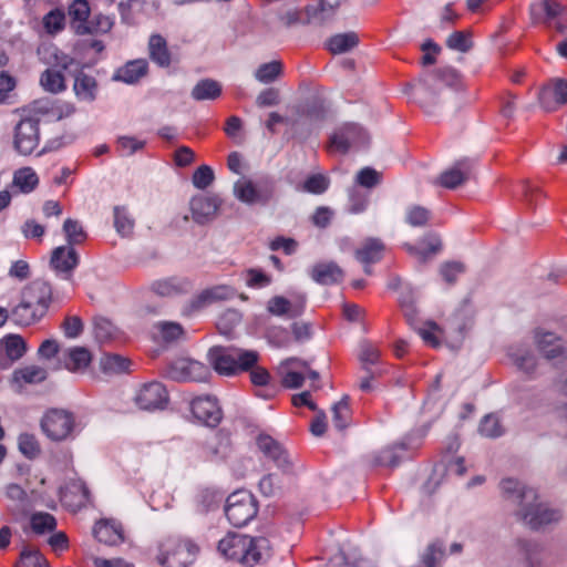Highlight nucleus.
<instances>
[{
	"mask_svg": "<svg viewBox=\"0 0 567 567\" xmlns=\"http://www.w3.org/2000/svg\"><path fill=\"white\" fill-rule=\"evenodd\" d=\"M165 374L177 382H206L210 377L209 367L188 358H179L171 361Z\"/></svg>",
	"mask_w": 567,
	"mask_h": 567,
	"instance_id": "7",
	"label": "nucleus"
},
{
	"mask_svg": "<svg viewBox=\"0 0 567 567\" xmlns=\"http://www.w3.org/2000/svg\"><path fill=\"white\" fill-rule=\"evenodd\" d=\"M282 71V64L279 61H271L269 63L261 64L256 73V79L261 83H271L274 82Z\"/></svg>",
	"mask_w": 567,
	"mask_h": 567,
	"instance_id": "59",
	"label": "nucleus"
},
{
	"mask_svg": "<svg viewBox=\"0 0 567 567\" xmlns=\"http://www.w3.org/2000/svg\"><path fill=\"white\" fill-rule=\"evenodd\" d=\"M198 547L188 540H178L172 549L162 553L157 560L163 567H187L193 563Z\"/></svg>",
	"mask_w": 567,
	"mask_h": 567,
	"instance_id": "11",
	"label": "nucleus"
},
{
	"mask_svg": "<svg viewBox=\"0 0 567 567\" xmlns=\"http://www.w3.org/2000/svg\"><path fill=\"white\" fill-rule=\"evenodd\" d=\"M27 352V343L19 334H8L0 341V368L8 369Z\"/></svg>",
	"mask_w": 567,
	"mask_h": 567,
	"instance_id": "23",
	"label": "nucleus"
},
{
	"mask_svg": "<svg viewBox=\"0 0 567 567\" xmlns=\"http://www.w3.org/2000/svg\"><path fill=\"white\" fill-rule=\"evenodd\" d=\"M48 377L45 369L38 365H28L17 369L12 374V381L22 386L24 384H37L44 381Z\"/></svg>",
	"mask_w": 567,
	"mask_h": 567,
	"instance_id": "40",
	"label": "nucleus"
},
{
	"mask_svg": "<svg viewBox=\"0 0 567 567\" xmlns=\"http://www.w3.org/2000/svg\"><path fill=\"white\" fill-rule=\"evenodd\" d=\"M92 361V354L84 347L70 348L63 354V365L71 372L84 371Z\"/></svg>",
	"mask_w": 567,
	"mask_h": 567,
	"instance_id": "32",
	"label": "nucleus"
},
{
	"mask_svg": "<svg viewBox=\"0 0 567 567\" xmlns=\"http://www.w3.org/2000/svg\"><path fill=\"white\" fill-rule=\"evenodd\" d=\"M190 411L194 417L210 427H216L223 419L217 399L208 394L194 398L190 401Z\"/></svg>",
	"mask_w": 567,
	"mask_h": 567,
	"instance_id": "9",
	"label": "nucleus"
},
{
	"mask_svg": "<svg viewBox=\"0 0 567 567\" xmlns=\"http://www.w3.org/2000/svg\"><path fill=\"white\" fill-rule=\"evenodd\" d=\"M114 21L111 17L99 13L91 17L87 23L73 24V30L78 35L104 34L111 31Z\"/></svg>",
	"mask_w": 567,
	"mask_h": 567,
	"instance_id": "31",
	"label": "nucleus"
},
{
	"mask_svg": "<svg viewBox=\"0 0 567 567\" xmlns=\"http://www.w3.org/2000/svg\"><path fill=\"white\" fill-rule=\"evenodd\" d=\"M473 168V159L467 157L458 159L451 168L441 173L436 184L447 189H455L471 178Z\"/></svg>",
	"mask_w": 567,
	"mask_h": 567,
	"instance_id": "15",
	"label": "nucleus"
},
{
	"mask_svg": "<svg viewBox=\"0 0 567 567\" xmlns=\"http://www.w3.org/2000/svg\"><path fill=\"white\" fill-rule=\"evenodd\" d=\"M9 315L16 324L22 327L31 326L45 316L44 308L42 306L34 307L27 302L24 297H21L20 303L17 305Z\"/></svg>",
	"mask_w": 567,
	"mask_h": 567,
	"instance_id": "27",
	"label": "nucleus"
},
{
	"mask_svg": "<svg viewBox=\"0 0 567 567\" xmlns=\"http://www.w3.org/2000/svg\"><path fill=\"white\" fill-rule=\"evenodd\" d=\"M19 451L30 460L35 458L41 453V449L37 437L33 434L29 433L20 434Z\"/></svg>",
	"mask_w": 567,
	"mask_h": 567,
	"instance_id": "62",
	"label": "nucleus"
},
{
	"mask_svg": "<svg viewBox=\"0 0 567 567\" xmlns=\"http://www.w3.org/2000/svg\"><path fill=\"white\" fill-rule=\"evenodd\" d=\"M251 544L247 553V565L254 566L270 557V542L266 537H250Z\"/></svg>",
	"mask_w": 567,
	"mask_h": 567,
	"instance_id": "41",
	"label": "nucleus"
},
{
	"mask_svg": "<svg viewBox=\"0 0 567 567\" xmlns=\"http://www.w3.org/2000/svg\"><path fill=\"white\" fill-rule=\"evenodd\" d=\"M499 486L504 499L517 506L515 511L517 519L532 530H539L560 520V512L540 502L536 489L514 478L503 480Z\"/></svg>",
	"mask_w": 567,
	"mask_h": 567,
	"instance_id": "1",
	"label": "nucleus"
},
{
	"mask_svg": "<svg viewBox=\"0 0 567 567\" xmlns=\"http://www.w3.org/2000/svg\"><path fill=\"white\" fill-rule=\"evenodd\" d=\"M515 567H544V547L526 538L516 540Z\"/></svg>",
	"mask_w": 567,
	"mask_h": 567,
	"instance_id": "13",
	"label": "nucleus"
},
{
	"mask_svg": "<svg viewBox=\"0 0 567 567\" xmlns=\"http://www.w3.org/2000/svg\"><path fill=\"white\" fill-rule=\"evenodd\" d=\"M73 90L80 100L92 102L96 97L97 82L93 76L79 70L75 73Z\"/></svg>",
	"mask_w": 567,
	"mask_h": 567,
	"instance_id": "39",
	"label": "nucleus"
},
{
	"mask_svg": "<svg viewBox=\"0 0 567 567\" xmlns=\"http://www.w3.org/2000/svg\"><path fill=\"white\" fill-rule=\"evenodd\" d=\"M446 47L458 52H468L473 42L468 31H455L446 39Z\"/></svg>",
	"mask_w": 567,
	"mask_h": 567,
	"instance_id": "57",
	"label": "nucleus"
},
{
	"mask_svg": "<svg viewBox=\"0 0 567 567\" xmlns=\"http://www.w3.org/2000/svg\"><path fill=\"white\" fill-rule=\"evenodd\" d=\"M207 359L218 374L235 375L257 364L259 353L254 350L215 346L208 350Z\"/></svg>",
	"mask_w": 567,
	"mask_h": 567,
	"instance_id": "2",
	"label": "nucleus"
},
{
	"mask_svg": "<svg viewBox=\"0 0 567 567\" xmlns=\"http://www.w3.org/2000/svg\"><path fill=\"white\" fill-rule=\"evenodd\" d=\"M30 525L35 534L43 535L56 528V519L50 513L38 512L30 517Z\"/></svg>",
	"mask_w": 567,
	"mask_h": 567,
	"instance_id": "50",
	"label": "nucleus"
},
{
	"mask_svg": "<svg viewBox=\"0 0 567 567\" xmlns=\"http://www.w3.org/2000/svg\"><path fill=\"white\" fill-rule=\"evenodd\" d=\"M306 307V296L298 295L292 300L282 296H275L267 303V311L274 316L297 318L301 316Z\"/></svg>",
	"mask_w": 567,
	"mask_h": 567,
	"instance_id": "19",
	"label": "nucleus"
},
{
	"mask_svg": "<svg viewBox=\"0 0 567 567\" xmlns=\"http://www.w3.org/2000/svg\"><path fill=\"white\" fill-rule=\"evenodd\" d=\"M148 70L146 60L138 59L127 62L124 66L120 68L114 74V79L128 84L136 83L143 78Z\"/></svg>",
	"mask_w": 567,
	"mask_h": 567,
	"instance_id": "36",
	"label": "nucleus"
},
{
	"mask_svg": "<svg viewBox=\"0 0 567 567\" xmlns=\"http://www.w3.org/2000/svg\"><path fill=\"white\" fill-rule=\"evenodd\" d=\"M72 19L71 27L78 23H87L90 19V6L86 0H75L69 9Z\"/></svg>",
	"mask_w": 567,
	"mask_h": 567,
	"instance_id": "64",
	"label": "nucleus"
},
{
	"mask_svg": "<svg viewBox=\"0 0 567 567\" xmlns=\"http://www.w3.org/2000/svg\"><path fill=\"white\" fill-rule=\"evenodd\" d=\"M431 210L427 208L413 205L406 209L405 220L412 227H424L431 219Z\"/></svg>",
	"mask_w": 567,
	"mask_h": 567,
	"instance_id": "55",
	"label": "nucleus"
},
{
	"mask_svg": "<svg viewBox=\"0 0 567 567\" xmlns=\"http://www.w3.org/2000/svg\"><path fill=\"white\" fill-rule=\"evenodd\" d=\"M432 76V81L443 83L446 86L455 87L461 82L458 72L451 66L439 68L432 72H429Z\"/></svg>",
	"mask_w": 567,
	"mask_h": 567,
	"instance_id": "56",
	"label": "nucleus"
},
{
	"mask_svg": "<svg viewBox=\"0 0 567 567\" xmlns=\"http://www.w3.org/2000/svg\"><path fill=\"white\" fill-rule=\"evenodd\" d=\"M41 429L54 442L73 439L76 431L75 416L63 409H51L41 419Z\"/></svg>",
	"mask_w": 567,
	"mask_h": 567,
	"instance_id": "4",
	"label": "nucleus"
},
{
	"mask_svg": "<svg viewBox=\"0 0 567 567\" xmlns=\"http://www.w3.org/2000/svg\"><path fill=\"white\" fill-rule=\"evenodd\" d=\"M221 199L217 195H197L190 200V212L193 220L198 225H206L213 221L219 207Z\"/></svg>",
	"mask_w": 567,
	"mask_h": 567,
	"instance_id": "14",
	"label": "nucleus"
},
{
	"mask_svg": "<svg viewBox=\"0 0 567 567\" xmlns=\"http://www.w3.org/2000/svg\"><path fill=\"white\" fill-rule=\"evenodd\" d=\"M398 449L405 450V445L404 444L393 445V446H388V447L381 450L375 455H373L372 465L373 466H389V467L398 466L401 462V457L396 452Z\"/></svg>",
	"mask_w": 567,
	"mask_h": 567,
	"instance_id": "48",
	"label": "nucleus"
},
{
	"mask_svg": "<svg viewBox=\"0 0 567 567\" xmlns=\"http://www.w3.org/2000/svg\"><path fill=\"white\" fill-rule=\"evenodd\" d=\"M94 537L110 546L120 545L124 542V530L121 523L114 519H104L95 524L93 528Z\"/></svg>",
	"mask_w": 567,
	"mask_h": 567,
	"instance_id": "26",
	"label": "nucleus"
},
{
	"mask_svg": "<svg viewBox=\"0 0 567 567\" xmlns=\"http://www.w3.org/2000/svg\"><path fill=\"white\" fill-rule=\"evenodd\" d=\"M244 276L246 285L254 289L265 288L272 281L271 276L258 268H249L245 270Z\"/></svg>",
	"mask_w": 567,
	"mask_h": 567,
	"instance_id": "60",
	"label": "nucleus"
},
{
	"mask_svg": "<svg viewBox=\"0 0 567 567\" xmlns=\"http://www.w3.org/2000/svg\"><path fill=\"white\" fill-rule=\"evenodd\" d=\"M234 195L237 199L247 205L266 206L274 198L275 182L268 177L256 182L241 178L234 184Z\"/></svg>",
	"mask_w": 567,
	"mask_h": 567,
	"instance_id": "3",
	"label": "nucleus"
},
{
	"mask_svg": "<svg viewBox=\"0 0 567 567\" xmlns=\"http://www.w3.org/2000/svg\"><path fill=\"white\" fill-rule=\"evenodd\" d=\"M40 143V120L38 117H23L13 128V148L20 155L32 154Z\"/></svg>",
	"mask_w": 567,
	"mask_h": 567,
	"instance_id": "8",
	"label": "nucleus"
},
{
	"mask_svg": "<svg viewBox=\"0 0 567 567\" xmlns=\"http://www.w3.org/2000/svg\"><path fill=\"white\" fill-rule=\"evenodd\" d=\"M539 8L544 13L543 16L536 11L534 6L530 9V13L535 21L542 22L545 27L555 19L563 18L567 12V8L558 0H542Z\"/></svg>",
	"mask_w": 567,
	"mask_h": 567,
	"instance_id": "34",
	"label": "nucleus"
},
{
	"mask_svg": "<svg viewBox=\"0 0 567 567\" xmlns=\"http://www.w3.org/2000/svg\"><path fill=\"white\" fill-rule=\"evenodd\" d=\"M421 245L423 247H416L410 244H405L404 248L406 251L416 257L421 262H425L433 255L437 254L442 249V241L437 234H427L423 237Z\"/></svg>",
	"mask_w": 567,
	"mask_h": 567,
	"instance_id": "30",
	"label": "nucleus"
},
{
	"mask_svg": "<svg viewBox=\"0 0 567 567\" xmlns=\"http://www.w3.org/2000/svg\"><path fill=\"white\" fill-rule=\"evenodd\" d=\"M193 284L188 278L169 277L155 280L151 285V290L161 297H173L190 292Z\"/></svg>",
	"mask_w": 567,
	"mask_h": 567,
	"instance_id": "24",
	"label": "nucleus"
},
{
	"mask_svg": "<svg viewBox=\"0 0 567 567\" xmlns=\"http://www.w3.org/2000/svg\"><path fill=\"white\" fill-rule=\"evenodd\" d=\"M538 100L542 107L547 112H553L557 107L567 104V81L564 79L550 81L540 89Z\"/></svg>",
	"mask_w": 567,
	"mask_h": 567,
	"instance_id": "16",
	"label": "nucleus"
},
{
	"mask_svg": "<svg viewBox=\"0 0 567 567\" xmlns=\"http://www.w3.org/2000/svg\"><path fill=\"white\" fill-rule=\"evenodd\" d=\"M231 296L233 290L227 286H215L207 288L189 300L184 309V312L186 315H192L193 312L199 311L213 302L229 299Z\"/></svg>",
	"mask_w": 567,
	"mask_h": 567,
	"instance_id": "20",
	"label": "nucleus"
},
{
	"mask_svg": "<svg viewBox=\"0 0 567 567\" xmlns=\"http://www.w3.org/2000/svg\"><path fill=\"white\" fill-rule=\"evenodd\" d=\"M39 184V177L31 167H22L14 172L12 186L17 187L21 193L28 194L33 192Z\"/></svg>",
	"mask_w": 567,
	"mask_h": 567,
	"instance_id": "44",
	"label": "nucleus"
},
{
	"mask_svg": "<svg viewBox=\"0 0 567 567\" xmlns=\"http://www.w3.org/2000/svg\"><path fill=\"white\" fill-rule=\"evenodd\" d=\"M258 513L257 501L246 491H237L227 497L225 514L235 527L247 525Z\"/></svg>",
	"mask_w": 567,
	"mask_h": 567,
	"instance_id": "5",
	"label": "nucleus"
},
{
	"mask_svg": "<svg viewBox=\"0 0 567 567\" xmlns=\"http://www.w3.org/2000/svg\"><path fill=\"white\" fill-rule=\"evenodd\" d=\"M16 567H50V564L38 548L24 546Z\"/></svg>",
	"mask_w": 567,
	"mask_h": 567,
	"instance_id": "47",
	"label": "nucleus"
},
{
	"mask_svg": "<svg viewBox=\"0 0 567 567\" xmlns=\"http://www.w3.org/2000/svg\"><path fill=\"white\" fill-rule=\"evenodd\" d=\"M42 22L49 34H56L65 27V13L61 9H53L43 17Z\"/></svg>",
	"mask_w": 567,
	"mask_h": 567,
	"instance_id": "53",
	"label": "nucleus"
},
{
	"mask_svg": "<svg viewBox=\"0 0 567 567\" xmlns=\"http://www.w3.org/2000/svg\"><path fill=\"white\" fill-rule=\"evenodd\" d=\"M80 262L79 254L74 247L60 246L53 249L50 264L52 268L63 275V278L70 279L73 270Z\"/></svg>",
	"mask_w": 567,
	"mask_h": 567,
	"instance_id": "21",
	"label": "nucleus"
},
{
	"mask_svg": "<svg viewBox=\"0 0 567 567\" xmlns=\"http://www.w3.org/2000/svg\"><path fill=\"white\" fill-rule=\"evenodd\" d=\"M251 544L250 537L239 534H229L218 543V551L227 559L247 565V553Z\"/></svg>",
	"mask_w": 567,
	"mask_h": 567,
	"instance_id": "17",
	"label": "nucleus"
},
{
	"mask_svg": "<svg viewBox=\"0 0 567 567\" xmlns=\"http://www.w3.org/2000/svg\"><path fill=\"white\" fill-rule=\"evenodd\" d=\"M150 59L161 68H168L172 63L167 41L161 34H152L148 40Z\"/></svg>",
	"mask_w": 567,
	"mask_h": 567,
	"instance_id": "33",
	"label": "nucleus"
},
{
	"mask_svg": "<svg viewBox=\"0 0 567 567\" xmlns=\"http://www.w3.org/2000/svg\"><path fill=\"white\" fill-rule=\"evenodd\" d=\"M41 86L50 93H60L66 89L64 75L60 70L47 69L40 76Z\"/></svg>",
	"mask_w": 567,
	"mask_h": 567,
	"instance_id": "45",
	"label": "nucleus"
},
{
	"mask_svg": "<svg viewBox=\"0 0 567 567\" xmlns=\"http://www.w3.org/2000/svg\"><path fill=\"white\" fill-rule=\"evenodd\" d=\"M114 227L121 236H130L133 233L134 220L128 216L123 206L114 207Z\"/></svg>",
	"mask_w": 567,
	"mask_h": 567,
	"instance_id": "54",
	"label": "nucleus"
},
{
	"mask_svg": "<svg viewBox=\"0 0 567 567\" xmlns=\"http://www.w3.org/2000/svg\"><path fill=\"white\" fill-rule=\"evenodd\" d=\"M359 358L362 363V370L365 373H370L371 378H374V372L372 371V367L379 364L380 351L371 344H365L362 347Z\"/></svg>",
	"mask_w": 567,
	"mask_h": 567,
	"instance_id": "61",
	"label": "nucleus"
},
{
	"mask_svg": "<svg viewBox=\"0 0 567 567\" xmlns=\"http://www.w3.org/2000/svg\"><path fill=\"white\" fill-rule=\"evenodd\" d=\"M134 400L142 410L163 409L168 401V393L164 384L154 381L142 385Z\"/></svg>",
	"mask_w": 567,
	"mask_h": 567,
	"instance_id": "12",
	"label": "nucleus"
},
{
	"mask_svg": "<svg viewBox=\"0 0 567 567\" xmlns=\"http://www.w3.org/2000/svg\"><path fill=\"white\" fill-rule=\"evenodd\" d=\"M131 360L116 353L105 354L101 368L105 373H123L128 371Z\"/></svg>",
	"mask_w": 567,
	"mask_h": 567,
	"instance_id": "51",
	"label": "nucleus"
},
{
	"mask_svg": "<svg viewBox=\"0 0 567 567\" xmlns=\"http://www.w3.org/2000/svg\"><path fill=\"white\" fill-rule=\"evenodd\" d=\"M330 185V179L323 174H313L303 182V190L310 194H323Z\"/></svg>",
	"mask_w": 567,
	"mask_h": 567,
	"instance_id": "63",
	"label": "nucleus"
},
{
	"mask_svg": "<svg viewBox=\"0 0 567 567\" xmlns=\"http://www.w3.org/2000/svg\"><path fill=\"white\" fill-rule=\"evenodd\" d=\"M514 364L525 373H533L536 369V359L529 350H516L509 353Z\"/></svg>",
	"mask_w": 567,
	"mask_h": 567,
	"instance_id": "58",
	"label": "nucleus"
},
{
	"mask_svg": "<svg viewBox=\"0 0 567 567\" xmlns=\"http://www.w3.org/2000/svg\"><path fill=\"white\" fill-rule=\"evenodd\" d=\"M444 556V543L440 539H436L427 545L426 549L421 556V561L424 567H439Z\"/></svg>",
	"mask_w": 567,
	"mask_h": 567,
	"instance_id": "49",
	"label": "nucleus"
},
{
	"mask_svg": "<svg viewBox=\"0 0 567 567\" xmlns=\"http://www.w3.org/2000/svg\"><path fill=\"white\" fill-rule=\"evenodd\" d=\"M431 76L427 71L423 72L415 83L409 84L413 100L426 113H432L439 99V90L435 87Z\"/></svg>",
	"mask_w": 567,
	"mask_h": 567,
	"instance_id": "10",
	"label": "nucleus"
},
{
	"mask_svg": "<svg viewBox=\"0 0 567 567\" xmlns=\"http://www.w3.org/2000/svg\"><path fill=\"white\" fill-rule=\"evenodd\" d=\"M257 446L262 454L271 460L276 466L282 471H288L291 463L288 457L287 451L282 445L268 434H260L257 437Z\"/></svg>",
	"mask_w": 567,
	"mask_h": 567,
	"instance_id": "22",
	"label": "nucleus"
},
{
	"mask_svg": "<svg viewBox=\"0 0 567 567\" xmlns=\"http://www.w3.org/2000/svg\"><path fill=\"white\" fill-rule=\"evenodd\" d=\"M370 143L368 132L355 123H347L339 127L329 140V150L347 154L350 148L365 147Z\"/></svg>",
	"mask_w": 567,
	"mask_h": 567,
	"instance_id": "6",
	"label": "nucleus"
},
{
	"mask_svg": "<svg viewBox=\"0 0 567 567\" xmlns=\"http://www.w3.org/2000/svg\"><path fill=\"white\" fill-rule=\"evenodd\" d=\"M22 297L34 307L42 306L45 315L52 301V288L48 281L38 279L23 289Z\"/></svg>",
	"mask_w": 567,
	"mask_h": 567,
	"instance_id": "25",
	"label": "nucleus"
},
{
	"mask_svg": "<svg viewBox=\"0 0 567 567\" xmlns=\"http://www.w3.org/2000/svg\"><path fill=\"white\" fill-rule=\"evenodd\" d=\"M223 92L221 84L214 79L199 80L192 89L190 96L195 101H214L217 100Z\"/></svg>",
	"mask_w": 567,
	"mask_h": 567,
	"instance_id": "38",
	"label": "nucleus"
},
{
	"mask_svg": "<svg viewBox=\"0 0 567 567\" xmlns=\"http://www.w3.org/2000/svg\"><path fill=\"white\" fill-rule=\"evenodd\" d=\"M351 420L350 399L344 395L339 402L332 406V422L338 431H343L348 427Z\"/></svg>",
	"mask_w": 567,
	"mask_h": 567,
	"instance_id": "46",
	"label": "nucleus"
},
{
	"mask_svg": "<svg viewBox=\"0 0 567 567\" xmlns=\"http://www.w3.org/2000/svg\"><path fill=\"white\" fill-rule=\"evenodd\" d=\"M204 456L212 461H221L228 457L231 452L230 435L225 430L214 432L203 443Z\"/></svg>",
	"mask_w": 567,
	"mask_h": 567,
	"instance_id": "18",
	"label": "nucleus"
},
{
	"mask_svg": "<svg viewBox=\"0 0 567 567\" xmlns=\"http://www.w3.org/2000/svg\"><path fill=\"white\" fill-rule=\"evenodd\" d=\"M63 231L65 234L68 246L71 247L82 244L87 237L81 224L72 218H68L64 221Z\"/></svg>",
	"mask_w": 567,
	"mask_h": 567,
	"instance_id": "52",
	"label": "nucleus"
},
{
	"mask_svg": "<svg viewBox=\"0 0 567 567\" xmlns=\"http://www.w3.org/2000/svg\"><path fill=\"white\" fill-rule=\"evenodd\" d=\"M347 1L348 0H319V3L313 6V11H310L312 13L310 21H315L321 25L324 24L333 18L337 9Z\"/></svg>",
	"mask_w": 567,
	"mask_h": 567,
	"instance_id": "43",
	"label": "nucleus"
},
{
	"mask_svg": "<svg viewBox=\"0 0 567 567\" xmlns=\"http://www.w3.org/2000/svg\"><path fill=\"white\" fill-rule=\"evenodd\" d=\"M309 274L312 280L323 286L339 284L344 277L343 270L333 261L316 264Z\"/></svg>",
	"mask_w": 567,
	"mask_h": 567,
	"instance_id": "28",
	"label": "nucleus"
},
{
	"mask_svg": "<svg viewBox=\"0 0 567 567\" xmlns=\"http://www.w3.org/2000/svg\"><path fill=\"white\" fill-rule=\"evenodd\" d=\"M310 11H313V6H308L305 8V10H297L296 8L288 9L287 11L279 13L278 17L280 22L286 28H290L297 24L321 25L320 23L310 21L312 14Z\"/></svg>",
	"mask_w": 567,
	"mask_h": 567,
	"instance_id": "42",
	"label": "nucleus"
},
{
	"mask_svg": "<svg viewBox=\"0 0 567 567\" xmlns=\"http://www.w3.org/2000/svg\"><path fill=\"white\" fill-rule=\"evenodd\" d=\"M360 39L358 33L349 31L330 37L326 42V48L332 54H342L357 48Z\"/></svg>",
	"mask_w": 567,
	"mask_h": 567,
	"instance_id": "37",
	"label": "nucleus"
},
{
	"mask_svg": "<svg viewBox=\"0 0 567 567\" xmlns=\"http://www.w3.org/2000/svg\"><path fill=\"white\" fill-rule=\"evenodd\" d=\"M384 250L381 239L369 237L355 249L354 257L360 264H377L383 258Z\"/></svg>",
	"mask_w": 567,
	"mask_h": 567,
	"instance_id": "29",
	"label": "nucleus"
},
{
	"mask_svg": "<svg viewBox=\"0 0 567 567\" xmlns=\"http://www.w3.org/2000/svg\"><path fill=\"white\" fill-rule=\"evenodd\" d=\"M535 338L538 350L545 358L555 359L564 353L563 341L555 333L537 331Z\"/></svg>",
	"mask_w": 567,
	"mask_h": 567,
	"instance_id": "35",
	"label": "nucleus"
}]
</instances>
